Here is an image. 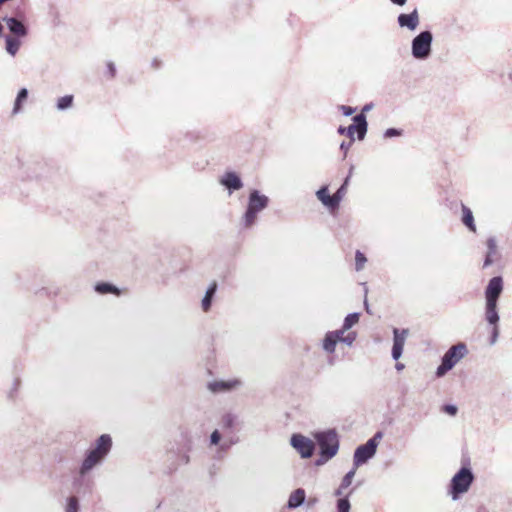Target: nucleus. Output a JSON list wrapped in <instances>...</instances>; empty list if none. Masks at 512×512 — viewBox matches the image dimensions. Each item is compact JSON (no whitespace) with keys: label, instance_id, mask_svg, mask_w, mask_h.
<instances>
[{"label":"nucleus","instance_id":"7ed1b4c3","mask_svg":"<svg viewBox=\"0 0 512 512\" xmlns=\"http://www.w3.org/2000/svg\"><path fill=\"white\" fill-rule=\"evenodd\" d=\"M475 476L470 467H461L452 477L448 485V495L456 501L469 491L473 484Z\"/></svg>","mask_w":512,"mask_h":512},{"label":"nucleus","instance_id":"ea45409f","mask_svg":"<svg viewBox=\"0 0 512 512\" xmlns=\"http://www.w3.org/2000/svg\"><path fill=\"white\" fill-rule=\"evenodd\" d=\"M403 348L402 346H398V345H394L392 346V351H391V356L392 358L397 361L401 356H402V353H403Z\"/></svg>","mask_w":512,"mask_h":512},{"label":"nucleus","instance_id":"aec40b11","mask_svg":"<svg viewBox=\"0 0 512 512\" xmlns=\"http://www.w3.org/2000/svg\"><path fill=\"white\" fill-rule=\"evenodd\" d=\"M20 38L21 37H16V36H11V35H6L5 36V49L7 51L8 54H10L11 56H15L20 48V45H21V41H20Z\"/></svg>","mask_w":512,"mask_h":512},{"label":"nucleus","instance_id":"b1692460","mask_svg":"<svg viewBox=\"0 0 512 512\" xmlns=\"http://www.w3.org/2000/svg\"><path fill=\"white\" fill-rule=\"evenodd\" d=\"M74 104V96L72 94H68L62 97H59L56 101V108L58 111H66L73 107Z\"/></svg>","mask_w":512,"mask_h":512},{"label":"nucleus","instance_id":"37998d69","mask_svg":"<svg viewBox=\"0 0 512 512\" xmlns=\"http://www.w3.org/2000/svg\"><path fill=\"white\" fill-rule=\"evenodd\" d=\"M339 110L344 116H351L355 113L356 108L347 105H340Z\"/></svg>","mask_w":512,"mask_h":512},{"label":"nucleus","instance_id":"cd10ccee","mask_svg":"<svg viewBox=\"0 0 512 512\" xmlns=\"http://www.w3.org/2000/svg\"><path fill=\"white\" fill-rule=\"evenodd\" d=\"M367 262V258L364 253H362L360 250H357L355 252V270L357 272L361 271L365 263Z\"/></svg>","mask_w":512,"mask_h":512},{"label":"nucleus","instance_id":"f704fd0d","mask_svg":"<svg viewBox=\"0 0 512 512\" xmlns=\"http://www.w3.org/2000/svg\"><path fill=\"white\" fill-rule=\"evenodd\" d=\"M346 192H347V189L345 187H343V186H340L337 189V191L332 195L336 209L339 208L340 202L342 201V199L345 196Z\"/></svg>","mask_w":512,"mask_h":512},{"label":"nucleus","instance_id":"5fc2aeb1","mask_svg":"<svg viewBox=\"0 0 512 512\" xmlns=\"http://www.w3.org/2000/svg\"><path fill=\"white\" fill-rule=\"evenodd\" d=\"M395 368H396L397 371H402L405 368V365L403 363H401V362H397L395 364Z\"/></svg>","mask_w":512,"mask_h":512},{"label":"nucleus","instance_id":"f03ea898","mask_svg":"<svg viewBox=\"0 0 512 512\" xmlns=\"http://www.w3.org/2000/svg\"><path fill=\"white\" fill-rule=\"evenodd\" d=\"M270 203V199L257 189H252L248 195L246 210L241 218V224L245 229L253 227L258 219V214L264 211Z\"/></svg>","mask_w":512,"mask_h":512},{"label":"nucleus","instance_id":"603ef678","mask_svg":"<svg viewBox=\"0 0 512 512\" xmlns=\"http://www.w3.org/2000/svg\"><path fill=\"white\" fill-rule=\"evenodd\" d=\"M317 503H318V498H316V497L309 498L307 501V507H313Z\"/></svg>","mask_w":512,"mask_h":512},{"label":"nucleus","instance_id":"2f4dec72","mask_svg":"<svg viewBox=\"0 0 512 512\" xmlns=\"http://www.w3.org/2000/svg\"><path fill=\"white\" fill-rule=\"evenodd\" d=\"M356 469L355 466L349 470L345 475L344 477L342 478V481H341V488H348L351 483H352V480L355 476V473H356Z\"/></svg>","mask_w":512,"mask_h":512},{"label":"nucleus","instance_id":"9b49d317","mask_svg":"<svg viewBox=\"0 0 512 512\" xmlns=\"http://www.w3.org/2000/svg\"><path fill=\"white\" fill-rule=\"evenodd\" d=\"M503 291V279L501 276L491 278L485 289V301L498 302Z\"/></svg>","mask_w":512,"mask_h":512},{"label":"nucleus","instance_id":"4468645a","mask_svg":"<svg viewBox=\"0 0 512 512\" xmlns=\"http://www.w3.org/2000/svg\"><path fill=\"white\" fill-rule=\"evenodd\" d=\"M305 500V490L303 488H297L289 495L286 507L291 510L296 509L302 506L305 503Z\"/></svg>","mask_w":512,"mask_h":512},{"label":"nucleus","instance_id":"393cba45","mask_svg":"<svg viewBox=\"0 0 512 512\" xmlns=\"http://www.w3.org/2000/svg\"><path fill=\"white\" fill-rule=\"evenodd\" d=\"M237 416L233 413H225L221 418V427L232 431L237 424Z\"/></svg>","mask_w":512,"mask_h":512},{"label":"nucleus","instance_id":"4d7b16f0","mask_svg":"<svg viewBox=\"0 0 512 512\" xmlns=\"http://www.w3.org/2000/svg\"><path fill=\"white\" fill-rule=\"evenodd\" d=\"M346 488H341V485L338 487V489L335 491V495L336 496H341L343 494V491L345 490Z\"/></svg>","mask_w":512,"mask_h":512},{"label":"nucleus","instance_id":"5701e85b","mask_svg":"<svg viewBox=\"0 0 512 512\" xmlns=\"http://www.w3.org/2000/svg\"><path fill=\"white\" fill-rule=\"evenodd\" d=\"M27 98H28V90L26 88H21L18 91L15 102H14L13 111H12V113L14 115L18 114L22 110V105L27 100Z\"/></svg>","mask_w":512,"mask_h":512},{"label":"nucleus","instance_id":"58836bf2","mask_svg":"<svg viewBox=\"0 0 512 512\" xmlns=\"http://www.w3.org/2000/svg\"><path fill=\"white\" fill-rule=\"evenodd\" d=\"M442 411L447 413L450 416H455L458 412V408L456 405H453V404H445L442 407Z\"/></svg>","mask_w":512,"mask_h":512},{"label":"nucleus","instance_id":"79ce46f5","mask_svg":"<svg viewBox=\"0 0 512 512\" xmlns=\"http://www.w3.org/2000/svg\"><path fill=\"white\" fill-rule=\"evenodd\" d=\"M221 441V433L219 430H214L210 435V444L211 445H218Z\"/></svg>","mask_w":512,"mask_h":512},{"label":"nucleus","instance_id":"c03bdc74","mask_svg":"<svg viewBox=\"0 0 512 512\" xmlns=\"http://www.w3.org/2000/svg\"><path fill=\"white\" fill-rule=\"evenodd\" d=\"M354 141H352L350 139L349 142H346V141H343L341 144H340V150L344 153V157H346L347 153H348V150L350 149V147L352 146Z\"/></svg>","mask_w":512,"mask_h":512},{"label":"nucleus","instance_id":"f8f14e48","mask_svg":"<svg viewBox=\"0 0 512 512\" xmlns=\"http://www.w3.org/2000/svg\"><path fill=\"white\" fill-rule=\"evenodd\" d=\"M242 385L239 379L216 380L209 382L207 387L212 393L229 392Z\"/></svg>","mask_w":512,"mask_h":512},{"label":"nucleus","instance_id":"ddd939ff","mask_svg":"<svg viewBox=\"0 0 512 512\" xmlns=\"http://www.w3.org/2000/svg\"><path fill=\"white\" fill-rule=\"evenodd\" d=\"M398 25L401 28H407L410 31L416 30L419 25V14L417 9H414L410 13H401L397 17Z\"/></svg>","mask_w":512,"mask_h":512},{"label":"nucleus","instance_id":"f257e3e1","mask_svg":"<svg viewBox=\"0 0 512 512\" xmlns=\"http://www.w3.org/2000/svg\"><path fill=\"white\" fill-rule=\"evenodd\" d=\"M112 448V438L109 434H102L90 448L79 467L78 474L73 479V487L83 485L86 475L96 466L101 465Z\"/></svg>","mask_w":512,"mask_h":512},{"label":"nucleus","instance_id":"412c9836","mask_svg":"<svg viewBox=\"0 0 512 512\" xmlns=\"http://www.w3.org/2000/svg\"><path fill=\"white\" fill-rule=\"evenodd\" d=\"M94 290L98 293V294H116L118 295L120 293V290L117 286L111 284V283H108V282H98L95 286H94Z\"/></svg>","mask_w":512,"mask_h":512},{"label":"nucleus","instance_id":"49530a36","mask_svg":"<svg viewBox=\"0 0 512 512\" xmlns=\"http://www.w3.org/2000/svg\"><path fill=\"white\" fill-rule=\"evenodd\" d=\"M383 434L381 431H378L372 436L368 441H374L375 449L377 450L379 440L382 438Z\"/></svg>","mask_w":512,"mask_h":512},{"label":"nucleus","instance_id":"2eb2a0df","mask_svg":"<svg viewBox=\"0 0 512 512\" xmlns=\"http://www.w3.org/2000/svg\"><path fill=\"white\" fill-rule=\"evenodd\" d=\"M353 123L352 126H355V129L357 130V138L359 140H363L367 134L368 130V123L366 115L363 113H358L352 118Z\"/></svg>","mask_w":512,"mask_h":512},{"label":"nucleus","instance_id":"7c9ffc66","mask_svg":"<svg viewBox=\"0 0 512 512\" xmlns=\"http://www.w3.org/2000/svg\"><path fill=\"white\" fill-rule=\"evenodd\" d=\"M80 505L79 500L75 496H71L67 499L66 512H79Z\"/></svg>","mask_w":512,"mask_h":512},{"label":"nucleus","instance_id":"a19ab883","mask_svg":"<svg viewBox=\"0 0 512 512\" xmlns=\"http://www.w3.org/2000/svg\"><path fill=\"white\" fill-rule=\"evenodd\" d=\"M492 327L491 329V336H490V344L493 345L496 343L498 336H499V326L498 324L490 325Z\"/></svg>","mask_w":512,"mask_h":512},{"label":"nucleus","instance_id":"6e6552de","mask_svg":"<svg viewBox=\"0 0 512 512\" xmlns=\"http://www.w3.org/2000/svg\"><path fill=\"white\" fill-rule=\"evenodd\" d=\"M290 445L304 459L312 457L315 452V443L310 438L299 433L292 434Z\"/></svg>","mask_w":512,"mask_h":512},{"label":"nucleus","instance_id":"72a5a7b5","mask_svg":"<svg viewBox=\"0 0 512 512\" xmlns=\"http://www.w3.org/2000/svg\"><path fill=\"white\" fill-rule=\"evenodd\" d=\"M238 442V438H230L225 439L221 443L218 444V451L219 452H227L234 444Z\"/></svg>","mask_w":512,"mask_h":512},{"label":"nucleus","instance_id":"6e6d98bb","mask_svg":"<svg viewBox=\"0 0 512 512\" xmlns=\"http://www.w3.org/2000/svg\"><path fill=\"white\" fill-rule=\"evenodd\" d=\"M151 65L154 68H159L160 67V61L157 58H155V59H153Z\"/></svg>","mask_w":512,"mask_h":512},{"label":"nucleus","instance_id":"13d9d810","mask_svg":"<svg viewBox=\"0 0 512 512\" xmlns=\"http://www.w3.org/2000/svg\"><path fill=\"white\" fill-rule=\"evenodd\" d=\"M364 306H365V309H366L367 313H370L369 305H368L367 300L364 301Z\"/></svg>","mask_w":512,"mask_h":512},{"label":"nucleus","instance_id":"39448f33","mask_svg":"<svg viewBox=\"0 0 512 512\" xmlns=\"http://www.w3.org/2000/svg\"><path fill=\"white\" fill-rule=\"evenodd\" d=\"M467 353V346L463 342L451 346L442 356L441 364L436 369V376L438 378L445 376Z\"/></svg>","mask_w":512,"mask_h":512},{"label":"nucleus","instance_id":"c9c22d12","mask_svg":"<svg viewBox=\"0 0 512 512\" xmlns=\"http://www.w3.org/2000/svg\"><path fill=\"white\" fill-rule=\"evenodd\" d=\"M357 334L354 331L349 332L347 335H345L344 338L340 340V342L346 344L347 346H352L354 341L356 340Z\"/></svg>","mask_w":512,"mask_h":512},{"label":"nucleus","instance_id":"a18cd8bd","mask_svg":"<svg viewBox=\"0 0 512 512\" xmlns=\"http://www.w3.org/2000/svg\"><path fill=\"white\" fill-rule=\"evenodd\" d=\"M107 73L111 78L116 76V66L112 61L107 62Z\"/></svg>","mask_w":512,"mask_h":512},{"label":"nucleus","instance_id":"6ab92c4d","mask_svg":"<svg viewBox=\"0 0 512 512\" xmlns=\"http://www.w3.org/2000/svg\"><path fill=\"white\" fill-rule=\"evenodd\" d=\"M462 209V223L469 229L471 232H476V225L474 222V216L469 207L461 203Z\"/></svg>","mask_w":512,"mask_h":512},{"label":"nucleus","instance_id":"20e7f679","mask_svg":"<svg viewBox=\"0 0 512 512\" xmlns=\"http://www.w3.org/2000/svg\"><path fill=\"white\" fill-rule=\"evenodd\" d=\"M0 18L6 23L11 36H27L28 27L25 24L26 12L21 4L13 5L10 15L8 13H2V9H0Z\"/></svg>","mask_w":512,"mask_h":512},{"label":"nucleus","instance_id":"8fccbe9b","mask_svg":"<svg viewBox=\"0 0 512 512\" xmlns=\"http://www.w3.org/2000/svg\"><path fill=\"white\" fill-rule=\"evenodd\" d=\"M353 166L350 167L349 169V174L347 175V177L344 179L343 183L341 186L345 187L347 189L348 187V184H349V181H350V177L352 175V171H353Z\"/></svg>","mask_w":512,"mask_h":512},{"label":"nucleus","instance_id":"423d86ee","mask_svg":"<svg viewBox=\"0 0 512 512\" xmlns=\"http://www.w3.org/2000/svg\"><path fill=\"white\" fill-rule=\"evenodd\" d=\"M433 34L430 30L421 31L411 41V55L416 60H426L432 53Z\"/></svg>","mask_w":512,"mask_h":512},{"label":"nucleus","instance_id":"4c0bfd02","mask_svg":"<svg viewBox=\"0 0 512 512\" xmlns=\"http://www.w3.org/2000/svg\"><path fill=\"white\" fill-rule=\"evenodd\" d=\"M402 130L401 129H398V128H388L385 132H384V137L385 138H392V137H398V136H401L402 135Z\"/></svg>","mask_w":512,"mask_h":512},{"label":"nucleus","instance_id":"dca6fc26","mask_svg":"<svg viewBox=\"0 0 512 512\" xmlns=\"http://www.w3.org/2000/svg\"><path fill=\"white\" fill-rule=\"evenodd\" d=\"M498 302L485 301V320L489 325L499 323L500 317L497 309Z\"/></svg>","mask_w":512,"mask_h":512},{"label":"nucleus","instance_id":"c756f323","mask_svg":"<svg viewBox=\"0 0 512 512\" xmlns=\"http://www.w3.org/2000/svg\"><path fill=\"white\" fill-rule=\"evenodd\" d=\"M336 507L337 512H350L351 505L348 497L346 496L339 498L337 500Z\"/></svg>","mask_w":512,"mask_h":512},{"label":"nucleus","instance_id":"a878e982","mask_svg":"<svg viewBox=\"0 0 512 512\" xmlns=\"http://www.w3.org/2000/svg\"><path fill=\"white\" fill-rule=\"evenodd\" d=\"M409 334L408 329H393V344L404 347L406 338Z\"/></svg>","mask_w":512,"mask_h":512},{"label":"nucleus","instance_id":"9d476101","mask_svg":"<svg viewBox=\"0 0 512 512\" xmlns=\"http://www.w3.org/2000/svg\"><path fill=\"white\" fill-rule=\"evenodd\" d=\"M219 183L228 191L231 195L233 192L243 188V181L241 177L234 171L225 172L219 179Z\"/></svg>","mask_w":512,"mask_h":512},{"label":"nucleus","instance_id":"0eeeda50","mask_svg":"<svg viewBox=\"0 0 512 512\" xmlns=\"http://www.w3.org/2000/svg\"><path fill=\"white\" fill-rule=\"evenodd\" d=\"M314 439L319 447L320 452H331L335 451V455L338 453L340 447L339 436L335 429H327L319 431L314 434Z\"/></svg>","mask_w":512,"mask_h":512},{"label":"nucleus","instance_id":"bb28decb","mask_svg":"<svg viewBox=\"0 0 512 512\" xmlns=\"http://www.w3.org/2000/svg\"><path fill=\"white\" fill-rule=\"evenodd\" d=\"M359 318H360V313H358V312L349 313L344 318V322L342 325V326H344V330H349L350 328H352L355 324L358 323Z\"/></svg>","mask_w":512,"mask_h":512},{"label":"nucleus","instance_id":"f3484780","mask_svg":"<svg viewBox=\"0 0 512 512\" xmlns=\"http://www.w3.org/2000/svg\"><path fill=\"white\" fill-rule=\"evenodd\" d=\"M217 289H218V285L215 281L210 283L208 288L206 289L205 295L201 301V307L204 312H208L211 309Z\"/></svg>","mask_w":512,"mask_h":512},{"label":"nucleus","instance_id":"de8ad7c7","mask_svg":"<svg viewBox=\"0 0 512 512\" xmlns=\"http://www.w3.org/2000/svg\"><path fill=\"white\" fill-rule=\"evenodd\" d=\"M495 254H490V253H486V256H485V260H484V264H483V267L486 268L488 266H490L492 263H493V256Z\"/></svg>","mask_w":512,"mask_h":512},{"label":"nucleus","instance_id":"473e14b6","mask_svg":"<svg viewBox=\"0 0 512 512\" xmlns=\"http://www.w3.org/2000/svg\"><path fill=\"white\" fill-rule=\"evenodd\" d=\"M335 456V451H331V452H320L319 451V457L318 459L315 461V464L317 466H321V465H324L326 462H328L330 459H332L333 457Z\"/></svg>","mask_w":512,"mask_h":512},{"label":"nucleus","instance_id":"c85d7f7f","mask_svg":"<svg viewBox=\"0 0 512 512\" xmlns=\"http://www.w3.org/2000/svg\"><path fill=\"white\" fill-rule=\"evenodd\" d=\"M337 132L340 135H346L347 137H349V139L354 141L355 140L354 135H355V133H357V130L355 129V126L349 125L348 127L339 126L337 129Z\"/></svg>","mask_w":512,"mask_h":512},{"label":"nucleus","instance_id":"e433bc0d","mask_svg":"<svg viewBox=\"0 0 512 512\" xmlns=\"http://www.w3.org/2000/svg\"><path fill=\"white\" fill-rule=\"evenodd\" d=\"M487 252L490 253V254H496V251H497V244H496V240L494 237H489L487 239Z\"/></svg>","mask_w":512,"mask_h":512},{"label":"nucleus","instance_id":"a211bd4d","mask_svg":"<svg viewBox=\"0 0 512 512\" xmlns=\"http://www.w3.org/2000/svg\"><path fill=\"white\" fill-rule=\"evenodd\" d=\"M316 196L330 211L336 210L333 196L329 194L328 186H322L317 192Z\"/></svg>","mask_w":512,"mask_h":512},{"label":"nucleus","instance_id":"09e8293b","mask_svg":"<svg viewBox=\"0 0 512 512\" xmlns=\"http://www.w3.org/2000/svg\"><path fill=\"white\" fill-rule=\"evenodd\" d=\"M346 331L347 330H344V326H342L341 329H338V330H335V331H330V332L334 333V335L338 338V341L340 342V340L345 337L344 333Z\"/></svg>","mask_w":512,"mask_h":512},{"label":"nucleus","instance_id":"4be33fe9","mask_svg":"<svg viewBox=\"0 0 512 512\" xmlns=\"http://www.w3.org/2000/svg\"><path fill=\"white\" fill-rule=\"evenodd\" d=\"M338 338L331 333L330 331L326 333L323 339V349L328 353H334L336 344L338 343Z\"/></svg>","mask_w":512,"mask_h":512},{"label":"nucleus","instance_id":"3c124183","mask_svg":"<svg viewBox=\"0 0 512 512\" xmlns=\"http://www.w3.org/2000/svg\"><path fill=\"white\" fill-rule=\"evenodd\" d=\"M372 108H373V103H371V102H370V103H367V104H365V105L362 107V109H361L360 113H363L364 115H366V113H367L368 111H370Z\"/></svg>","mask_w":512,"mask_h":512},{"label":"nucleus","instance_id":"1a4fd4ad","mask_svg":"<svg viewBox=\"0 0 512 512\" xmlns=\"http://www.w3.org/2000/svg\"><path fill=\"white\" fill-rule=\"evenodd\" d=\"M374 441H367L365 444L359 445L353 455V466H359L367 463L376 454Z\"/></svg>","mask_w":512,"mask_h":512},{"label":"nucleus","instance_id":"864d4df0","mask_svg":"<svg viewBox=\"0 0 512 512\" xmlns=\"http://www.w3.org/2000/svg\"><path fill=\"white\" fill-rule=\"evenodd\" d=\"M393 4L398 6H403L406 4L407 0H390Z\"/></svg>","mask_w":512,"mask_h":512}]
</instances>
